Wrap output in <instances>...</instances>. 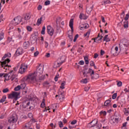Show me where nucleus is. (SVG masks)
<instances>
[{"label":"nucleus","mask_w":129,"mask_h":129,"mask_svg":"<svg viewBox=\"0 0 129 129\" xmlns=\"http://www.w3.org/2000/svg\"><path fill=\"white\" fill-rule=\"evenodd\" d=\"M82 82H83L85 84H86V83H87V82H88L87 79H83L82 80Z\"/></svg>","instance_id":"nucleus-54"},{"label":"nucleus","mask_w":129,"mask_h":129,"mask_svg":"<svg viewBox=\"0 0 129 129\" xmlns=\"http://www.w3.org/2000/svg\"><path fill=\"white\" fill-rule=\"evenodd\" d=\"M83 17H84V14H80L79 18L81 20H84V18H83Z\"/></svg>","instance_id":"nucleus-49"},{"label":"nucleus","mask_w":129,"mask_h":129,"mask_svg":"<svg viewBox=\"0 0 129 129\" xmlns=\"http://www.w3.org/2000/svg\"><path fill=\"white\" fill-rule=\"evenodd\" d=\"M111 53L114 56H117V55H118V47L116 46L114 50H113L112 48H111Z\"/></svg>","instance_id":"nucleus-14"},{"label":"nucleus","mask_w":129,"mask_h":129,"mask_svg":"<svg viewBox=\"0 0 129 129\" xmlns=\"http://www.w3.org/2000/svg\"><path fill=\"white\" fill-rule=\"evenodd\" d=\"M33 28L31 27V26H27V30L28 32H32V30Z\"/></svg>","instance_id":"nucleus-47"},{"label":"nucleus","mask_w":129,"mask_h":129,"mask_svg":"<svg viewBox=\"0 0 129 129\" xmlns=\"http://www.w3.org/2000/svg\"><path fill=\"white\" fill-rule=\"evenodd\" d=\"M4 39V33H1L0 34V41H2Z\"/></svg>","instance_id":"nucleus-55"},{"label":"nucleus","mask_w":129,"mask_h":129,"mask_svg":"<svg viewBox=\"0 0 129 129\" xmlns=\"http://www.w3.org/2000/svg\"><path fill=\"white\" fill-rule=\"evenodd\" d=\"M43 86H44V87H47V88H49V87L51 86V83H50V82L48 81L44 82L43 83Z\"/></svg>","instance_id":"nucleus-23"},{"label":"nucleus","mask_w":129,"mask_h":129,"mask_svg":"<svg viewBox=\"0 0 129 129\" xmlns=\"http://www.w3.org/2000/svg\"><path fill=\"white\" fill-rule=\"evenodd\" d=\"M10 62H11L10 58H7L3 62L0 61V67H2L4 69L7 70L8 67H11V66L7 64V63H10Z\"/></svg>","instance_id":"nucleus-5"},{"label":"nucleus","mask_w":129,"mask_h":129,"mask_svg":"<svg viewBox=\"0 0 129 129\" xmlns=\"http://www.w3.org/2000/svg\"><path fill=\"white\" fill-rule=\"evenodd\" d=\"M93 10V5H91L86 8V12L87 13V14L89 15V14H90V13L92 12Z\"/></svg>","instance_id":"nucleus-16"},{"label":"nucleus","mask_w":129,"mask_h":129,"mask_svg":"<svg viewBox=\"0 0 129 129\" xmlns=\"http://www.w3.org/2000/svg\"><path fill=\"white\" fill-rule=\"evenodd\" d=\"M22 20H23V18H22L21 16L15 17L14 20L11 21L10 26H11V25L17 26V25H19V24L22 22Z\"/></svg>","instance_id":"nucleus-4"},{"label":"nucleus","mask_w":129,"mask_h":129,"mask_svg":"<svg viewBox=\"0 0 129 129\" xmlns=\"http://www.w3.org/2000/svg\"><path fill=\"white\" fill-rule=\"evenodd\" d=\"M42 20H43V17H41V18H40L37 20V21L36 23V24L37 26H40V25L42 24Z\"/></svg>","instance_id":"nucleus-27"},{"label":"nucleus","mask_w":129,"mask_h":129,"mask_svg":"<svg viewBox=\"0 0 129 129\" xmlns=\"http://www.w3.org/2000/svg\"><path fill=\"white\" fill-rule=\"evenodd\" d=\"M18 31L19 33L18 37L19 39H22V38H23V35H24L25 32H24V30L22 31L19 28H18Z\"/></svg>","instance_id":"nucleus-17"},{"label":"nucleus","mask_w":129,"mask_h":129,"mask_svg":"<svg viewBox=\"0 0 129 129\" xmlns=\"http://www.w3.org/2000/svg\"><path fill=\"white\" fill-rule=\"evenodd\" d=\"M110 102H111V101L109 99L106 100L104 102V106H110Z\"/></svg>","instance_id":"nucleus-22"},{"label":"nucleus","mask_w":129,"mask_h":129,"mask_svg":"<svg viewBox=\"0 0 129 129\" xmlns=\"http://www.w3.org/2000/svg\"><path fill=\"white\" fill-rule=\"evenodd\" d=\"M124 114L125 115H126V116H127V115H128L129 114V111L128 109H126V108H124Z\"/></svg>","instance_id":"nucleus-34"},{"label":"nucleus","mask_w":129,"mask_h":129,"mask_svg":"<svg viewBox=\"0 0 129 129\" xmlns=\"http://www.w3.org/2000/svg\"><path fill=\"white\" fill-rule=\"evenodd\" d=\"M100 114H103V115H106V111H101L100 112Z\"/></svg>","instance_id":"nucleus-48"},{"label":"nucleus","mask_w":129,"mask_h":129,"mask_svg":"<svg viewBox=\"0 0 129 129\" xmlns=\"http://www.w3.org/2000/svg\"><path fill=\"white\" fill-rule=\"evenodd\" d=\"M6 99H7V97L6 96H4L2 97V98L0 100V102H5V101H6Z\"/></svg>","instance_id":"nucleus-37"},{"label":"nucleus","mask_w":129,"mask_h":129,"mask_svg":"<svg viewBox=\"0 0 129 129\" xmlns=\"http://www.w3.org/2000/svg\"><path fill=\"white\" fill-rule=\"evenodd\" d=\"M101 126V124H99L98 126H95L93 129H100Z\"/></svg>","instance_id":"nucleus-46"},{"label":"nucleus","mask_w":129,"mask_h":129,"mask_svg":"<svg viewBox=\"0 0 129 129\" xmlns=\"http://www.w3.org/2000/svg\"><path fill=\"white\" fill-rule=\"evenodd\" d=\"M79 29H80V30H81L82 31H83L85 29V25L80 24V26L79 27Z\"/></svg>","instance_id":"nucleus-35"},{"label":"nucleus","mask_w":129,"mask_h":129,"mask_svg":"<svg viewBox=\"0 0 129 129\" xmlns=\"http://www.w3.org/2000/svg\"><path fill=\"white\" fill-rule=\"evenodd\" d=\"M11 55L12 54H11V53H7L5 54L2 58V60L4 61V60H5L6 58H10V57H11Z\"/></svg>","instance_id":"nucleus-24"},{"label":"nucleus","mask_w":129,"mask_h":129,"mask_svg":"<svg viewBox=\"0 0 129 129\" xmlns=\"http://www.w3.org/2000/svg\"><path fill=\"white\" fill-rule=\"evenodd\" d=\"M90 33H91V30L89 29L86 33L84 34V37L89 38V36H90Z\"/></svg>","instance_id":"nucleus-26"},{"label":"nucleus","mask_w":129,"mask_h":129,"mask_svg":"<svg viewBox=\"0 0 129 129\" xmlns=\"http://www.w3.org/2000/svg\"><path fill=\"white\" fill-rule=\"evenodd\" d=\"M21 90V86H20V85L17 86L14 89L15 91H19V90Z\"/></svg>","instance_id":"nucleus-40"},{"label":"nucleus","mask_w":129,"mask_h":129,"mask_svg":"<svg viewBox=\"0 0 129 129\" xmlns=\"http://www.w3.org/2000/svg\"><path fill=\"white\" fill-rule=\"evenodd\" d=\"M45 99H43L42 102L40 105L41 107H42V108H44V107H46V104L45 103Z\"/></svg>","instance_id":"nucleus-30"},{"label":"nucleus","mask_w":129,"mask_h":129,"mask_svg":"<svg viewBox=\"0 0 129 129\" xmlns=\"http://www.w3.org/2000/svg\"><path fill=\"white\" fill-rule=\"evenodd\" d=\"M120 103L121 104V106H122L123 104H125V101L124 99H122L120 101Z\"/></svg>","instance_id":"nucleus-41"},{"label":"nucleus","mask_w":129,"mask_h":129,"mask_svg":"<svg viewBox=\"0 0 129 129\" xmlns=\"http://www.w3.org/2000/svg\"><path fill=\"white\" fill-rule=\"evenodd\" d=\"M126 124H127V122H125L123 123L121 128L122 129H126Z\"/></svg>","instance_id":"nucleus-38"},{"label":"nucleus","mask_w":129,"mask_h":129,"mask_svg":"<svg viewBox=\"0 0 129 129\" xmlns=\"http://www.w3.org/2000/svg\"><path fill=\"white\" fill-rule=\"evenodd\" d=\"M31 13L26 14L24 17L25 20L26 21H29L31 19Z\"/></svg>","instance_id":"nucleus-25"},{"label":"nucleus","mask_w":129,"mask_h":129,"mask_svg":"<svg viewBox=\"0 0 129 129\" xmlns=\"http://www.w3.org/2000/svg\"><path fill=\"white\" fill-rule=\"evenodd\" d=\"M46 31L47 34L51 37H52V36L54 35V33H55V30H54V29L50 25L47 26Z\"/></svg>","instance_id":"nucleus-9"},{"label":"nucleus","mask_w":129,"mask_h":129,"mask_svg":"<svg viewBox=\"0 0 129 129\" xmlns=\"http://www.w3.org/2000/svg\"><path fill=\"white\" fill-rule=\"evenodd\" d=\"M103 37L100 35V34L98 35L97 37L95 38H92V40H94V42L95 43H97V44H99V43H101V40L102 39Z\"/></svg>","instance_id":"nucleus-11"},{"label":"nucleus","mask_w":129,"mask_h":129,"mask_svg":"<svg viewBox=\"0 0 129 129\" xmlns=\"http://www.w3.org/2000/svg\"><path fill=\"white\" fill-rule=\"evenodd\" d=\"M111 122L112 123H115V122H118V118L113 117L111 118Z\"/></svg>","instance_id":"nucleus-20"},{"label":"nucleus","mask_w":129,"mask_h":129,"mask_svg":"<svg viewBox=\"0 0 129 129\" xmlns=\"http://www.w3.org/2000/svg\"><path fill=\"white\" fill-rule=\"evenodd\" d=\"M51 4V1L47 0L44 3V6H49Z\"/></svg>","instance_id":"nucleus-43"},{"label":"nucleus","mask_w":129,"mask_h":129,"mask_svg":"<svg viewBox=\"0 0 129 129\" xmlns=\"http://www.w3.org/2000/svg\"><path fill=\"white\" fill-rule=\"evenodd\" d=\"M124 92H129V86L127 88L124 89Z\"/></svg>","instance_id":"nucleus-56"},{"label":"nucleus","mask_w":129,"mask_h":129,"mask_svg":"<svg viewBox=\"0 0 129 129\" xmlns=\"http://www.w3.org/2000/svg\"><path fill=\"white\" fill-rule=\"evenodd\" d=\"M97 122H98L97 119H94L91 122L89 123L88 126L89 127H93V126H95V125L97 124Z\"/></svg>","instance_id":"nucleus-13"},{"label":"nucleus","mask_w":129,"mask_h":129,"mask_svg":"<svg viewBox=\"0 0 129 129\" xmlns=\"http://www.w3.org/2000/svg\"><path fill=\"white\" fill-rule=\"evenodd\" d=\"M117 96V93H115L114 94H113L112 96V99H115V98H116V97Z\"/></svg>","instance_id":"nucleus-45"},{"label":"nucleus","mask_w":129,"mask_h":129,"mask_svg":"<svg viewBox=\"0 0 129 129\" xmlns=\"http://www.w3.org/2000/svg\"><path fill=\"white\" fill-rule=\"evenodd\" d=\"M111 2L109 0H106L104 1V5H107V4H111Z\"/></svg>","instance_id":"nucleus-50"},{"label":"nucleus","mask_w":129,"mask_h":129,"mask_svg":"<svg viewBox=\"0 0 129 129\" xmlns=\"http://www.w3.org/2000/svg\"><path fill=\"white\" fill-rule=\"evenodd\" d=\"M116 85L118 87H121V86H122V82H121V81H116Z\"/></svg>","instance_id":"nucleus-33"},{"label":"nucleus","mask_w":129,"mask_h":129,"mask_svg":"<svg viewBox=\"0 0 129 129\" xmlns=\"http://www.w3.org/2000/svg\"><path fill=\"white\" fill-rule=\"evenodd\" d=\"M46 31V27L43 26L42 27V29L41 30V34L42 35H45V31Z\"/></svg>","instance_id":"nucleus-39"},{"label":"nucleus","mask_w":129,"mask_h":129,"mask_svg":"<svg viewBox=\"0 0 129 129\" xmlns=\"http://www.w3.org/2000/svg\"><path fill=\"white\" fill-rule=\"evenodd\" d=\"M27 69H28V66L26 65L25 63H22L20 66L19 72L20 74H23V73H25V71H27Z\"/></svg>","instance_id":"nucleus-7"},{"label":"nucleus","mask_w":129,"mask_h":129,"mask_svg":"<svg viewBox=\"0 0 129 129\" xmlns=\"http://www.w3.org/2000/svg\"><path fill=\"white\" fill-rule=\"evenodd\" d=\"M95 64H94V61H91L90 62V66H94V65H95Z\"/></svg>","instance_id":"nucleus-63"},{"label":"nucleus","mask_w":129,"mask_h":129,"mask_svg":"<svg viewBox=\"0 0 129 129\" xmlns=\"http://www.w3.org/2000/svg\"><path fill=\"white\" fill-rule=\"evenodd\" d=\"M42 9H43V7H42L41 5H39L38 7H37V10L38 11H41V10H42Z\"/></svg>","instance_id":"nucleus-60"},{"label":"nucleus","mask_w":129,"mask_h":129,"mask_svg":"<svg viewBox=\"0 0 129 129\" xmlns=\"http://www.w3.org/2000/svg\"><path fill=\"white\" fill-rule=\"evenodd\" d=\"M123 27L125 29H127V28H128V23L127 21L124 22Z\"/></svg>","instance_id":"nucleus-36"},{"label":"nucleus","mask_w":129,"mask_h":129,"mask_svg":"<svg viewBox=\"0 0 129 129\" xmlns=\"http://www.w3.org/2000/svg\"><path fill=\"white\" fill-rule=\"evenodd\" d=\"M57 96H58L59 100H60V101H61V102H62V101H64V93L63 92L59 93V94L58 95H56L55 96V97H57Z\"/></svg>","instance_id":"nucleus-15"},{"label":"nucleus","mask_w":129,"mask_h":129,"mask_svg":"<svg viewBox=\"0 0 129 129\" xmlns=\"http://www.w3.org/2000/svg\"><path fill=\"white\" fill-rule=\"evenodd\" d=\"M28 117H29V118H33V114L32 113H29L28 114Z\"/></svg>","instance_id":"nucleus-59"},{"label":"nucleus","mask_w":129,"mask_h":129,"mask_svg":"<svg viewBox=\"0 0 129 129\" xmlns=\"http://www.w3.org/2000/svg\"><path fill=\"white\" fill-rule=\"evenodd\" d=\"M20 94L17 92H13L12 93L8 95V98L9 99H15L18 100L19 99V95Z\"/></svg>","instance_id":"nucleus-6"},{"label":"nucleus","mask_w":129,"mask_h":129,"mask_svg":"<svg viewBox=\"0 0 129 129\" xmlns=\"http://www.w3.org/2000/svg\"><path fill=\"white\" fill-rule=\"evenodd\" d=\"M25 51L24 50V49L22 48V47H19L16 50L15 53L14 54V56L16 57H18V56H20V55H23L24 54Z\"/></svg>","instance_id":"nucleus-8"},{"label":"nucleus","mask_w":129,"mask_h":129,"mask_svg":"<svg viewBox=\"0 0 129 129\" xmlns=\"http://www.w3.org/2000/svg\"><path fill=\"white\" fill-rule=\"evenodd\" d=\"M39 76L36 74V72H34L33 73L30 74L27 78V79H29V80H30V81H32V82H33V83H35V82H38L39 81L37 80V77Z\"/></svg>","instance_id":"nucleus-3"},{"label":"nucleus","mask_w":129,"mask_h":129,"mask_svg":"<svg viewBox=\"0 0 129 129\" xmlns=\"http://www.w3.org/2000/svg\"><path fill=\"white\" fill-rule=\"evenodd\" d=\"M128 18H129V14H127L124 18V20L125 21H127V20H128Z\"/></svg>","instance_id":"nucleus-58"},{"label":"nucleus","mask_w":129,"mask_h":129,"mask_svg":"<svg viewBox=\"0 0 129 129\" xmlns=\"http://www.w3.org/2000/svg\"><path fill=\"white\" fill-rule=\"evenodd\" d=\"M64 63V60H61V62H55L54 63V66L55 68L60 67Z\"/></svg>","instance_id":"nucleus-19"},{"label":"nucleus","mask_w":129,"mask_h":129,"mask_svg":"<svg viewBox=\"0 0 129 129\" xmlns=\"http://www.w3.org/2000/svg\"><path fill=\"white\" fill-rule=\"evenodd\" d=\"M104 41H105V42H109L110 41V39L108 38V35H106L104 37Z\"/></svg>","instance_id":"nucleus-32"},{"label":"nucleus","mask_w":129,"mask_h":129,"mask_svg":"<svg viewBox=\"0 0 129 129\" xmlns=\"http://www.w3.org/2000/svg\"><path fill=\"white\" fill-rule=\"evenodd\" d=\"M3 93H7V92H9V89L8 88H6L3 89Z\"/></svg>","instance_id":"nucleus-57"},{"label":"nucleus","mask_w":129,"mask_h":129,"mask_svg":"<svg viewBox=\"0 0 129 129\" xmlns=\"http://www.w3.org/2000/svg\"><path fill=\"white\" fill-rule=\"evenodd\" d=\"M78 37H79V35L77 34L74 37V42H76V40L78 39Z\"/></svg>","instance_id":"nucleus-53"},{"label":"nucleus","mask_w":129,"mask_h":129,"mask_svg":"<svg viewBox=\"0 0 129 129\" xmlns=\"http://www.w3.org/2000/svg\"><path fill=\"white\" fill-rule=\"evenodd\" d=\"M8 121L10 123H15V122L18 121V117L16 116H12L9 118Z\"/></svg>","instance_id":"nucleus-12"},{"label":"nucleus","mask_w":129,"mask_h":129,"mask_svg":"<svg viewBox=\"0 0 129 129\" xmlns=\"http://www.w3.org/2000/svg\"><path fill=\"white\" fill-rule=\"evenodd\" d=\"M35 72L38 76L41 75L43 73V67L41 66V65L37 66L36 71Z\"/></svg>","instance_id":"nucleus-10"},{"label":"nucleus","mask_w":129,"mask_h":129,"mask_svg":"<svg viewBox=\"0 0 129 129\" xmlns=\"http://www.w3.org/2000/svg\"><path fill=\"white\" fill-rule=\"evenodd\" d=\"M65 85H66V82L63 81L61 84L60 88H61V89H64L65 88Z\"/></svg>","instance_id":"nucleus-29"},{"label":"nucleus","mask_w":129,"mask_h":129,"mask_svg":"<svg viewBox=\"0 0 129 129\" xmlns=\"http://www.w3.org/2000/svg\"><path fill=\"white\" fill-rule=\"evenodd\" d=\"M88 73H90L91 76L94 75V71L92 69L89 68L88 71Z\"/></svg>","instance_id":"nucleus-28"},{"label":"nucleus","mask_w":129,"mask_h":129,"mask_svg":"<svg viewBox=\"0 0 129 129\" xmlns=\"http://www.w3.org/2000/svg\"><path fill=\"white\" fill-rule=\"evenodd\" d=\"M3 77L5 79V81H8L11 79L12 81H18L17 80V78L16 75L14 74V71H11L10 73L8 74H5L4 73H0V78H2Z\"/></svg>","instance_id":"nucleus-1"},{"label":"nucleus","mask_w":129,"mask_h":129,"mask_svg":"<svg viewBox=\"0 0 129 129\" xmlns=\"http://www.w3.org/2000/svg\"><path fill=\"white\" fill-rule=\"evenodd\" d=\"M19 86H20L21 89H25V87H26V84H21L20 85H19Z\"/></svg>","instance_id":"nucleus-42"},{"label":"nucleus","mask_w":129,"mask_h":129,"mask_svg":"<svg viewBox=\"0 0 129 129\" xmlns=\"http://www.w3.org/2000/svg\"><path fill=\"white\" fill-rule=\"evenodd\" d=\"M73 25H74V20H73V19H71L69 22V26L72 30V32H73Z\"/></svg>","instance_id":"nucleus-21"},{"label":"nucleus","mask_w":129,"mask_h":129,"mask_svg":"<svg viewBox=\"0 0 129 129\" xmlns=\"http://www.w3.org/2000/svg\"><path fill=\"white\" fill-rule=\"evenodd\" d=\"M84 60H85V64H86V65H88L89 64V60H88V56H84Z\"/></svg>","instance_id":"nucleus-31"},{"label":"nucleus","mask_w":129,"mask_h":129,"mask_svg":"<svg viewBox=\"0 0 129 129\" xmlns=\"http://www.w3.org/2000/svg\"><path fill=\"white\" fill-rule=\"evenodd\" d=\"M30 46V42L28 41H25L23 43V48L24 49H28V47Z\"/></svg>","instance_id":"nucleus-18"},{"label":"nucleus","mask_w":129,"mask_h":129,"mask_svg":"<svg viewBox=\"0 0 129 129\" xmlns=\"http://www.w3.org/2000/svg\"><path fill=\"white\" fill-rule=\"evenodd\" d=\"M79 64L80 65H84V61L83 60H80L79 62Z\"/></svg>","instance_id":"nucleus-62"},{"label":"nucleus","mask_w":129,"mask_h":129,"mask_svg":"<svg viewBox=\"0 0 129 129\" xmlns=\"http://www.w3.org/2000/svg\"><path fill=\"white\" fill-rule=\"evenodd\" d=\"M44 46H45V48H48V47L49 46V43H48V42L47 41L44 42Z\"/></svg>","instance_id":"nucleus-52"},{"label":"nucleus","mask_w":129,"mask_h":129,"mask_svg":"<svg viewBox=\"0 0 129 129\" xmlns=\"http://www.w3.org/2000/svg\"><path fill=\"white\" fill-rule=\"evenodd\" d=\"M38 55H39V51H37L35 52H34V57H37V56H38Z\"/></svg>","instance_id":"nucleus-61"},{"label":"nucleus","mask_w":129,"mask_h":129,"mask_svg":"<svg viewBox=\"0 0 129 129\" xmlns=\"http://www.w3.org/2000/svg\"><path fill=\"white\" fill-rule=\"evenodd\" d=\"M24 129H30V126H28V125H25L24 126Z\"/></svg>","instance_id":"nucleus-64"},{"label":"nucleus","mask_w":129,"mask_h":129,"mask_svg":"<svg viewBox=\"0 0 129 129\" xmlns=\"http://www.w3.org/2000/svg\"><path fill=\"white\" fill-rule=\"evenodd\" d=\"M58 125L59 127H63V126H64V125L63 124V122H62L61 121H59Z\"/></svg>","instance_id":"nucleus-44"},{"label":"nucleus","mask_w":129,"mask_h":129,"mask_svg":"<svg viewBox=\"0 0 129 129\" xmlns=\"http://www.w3.org/2000/svg\"><path fill=\"white\" fill-rule=\"evenodd\" d=\"M128 46V42L124 39L121 40L119 47L120 51H126Z\"/></svg>","instance_id":"nucleus-2"},{"label":"nucleus","mask_w":129,"mask_h":129,"mask_svg":"<svg viewBox=\"0 0 129 129\" xmlns=\"http://www.w3.org/2000/svg\"><path fill=\"white\" fill-rule=\"evenodd\" d=\"M77 123V120H74L71 122V124L74 125L76 124Z\"/></svg>","instance_id":"nucleus-51"}]
</instances>
